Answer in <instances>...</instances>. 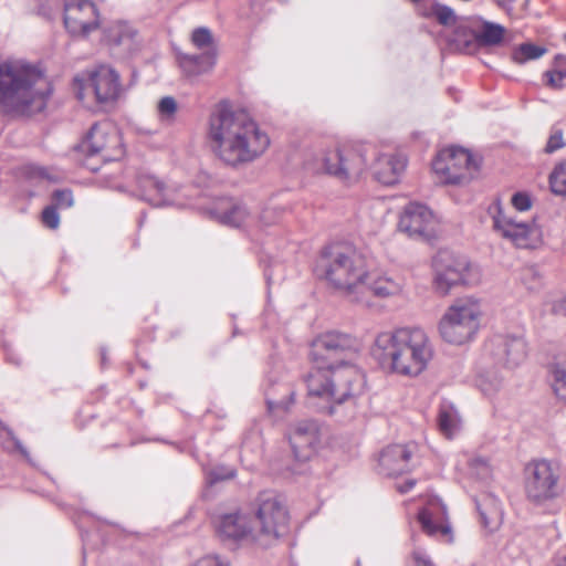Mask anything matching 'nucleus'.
Segmentation results:
<instances>
[{"label":"nucleus","instance_id":"f03ea898","mask_svg":"<svg viewBox=\"0 0 566 566\" xmlns=\"http://www.w3.org/2000/svg\"><path fill=\"white\" fill-rule=\"evenodd\" d=\"M370 352L384 369L411 378L422 374L434 355L428 334L418 327H400L377 334Z\"/></svg>","mask_w":566,"mask_h":566},{"label":"nucleus","instance_id":"cd10ccee","mask_svg":"<svg viewBox=\"0 0 566 566\" xmlns=\"http://www.w3.org/2000/svg\"><path fill=\"white\" fill-rule=\"evenodd\" d=\"M481 526L489 533L500 528L503 511L500 501L491 493H482L474 499Z\"/></svg>","mask_w":566,"mask_h":566},{"label":"nucleus","instance_id":"20e7f679","mask_svg":"<svg viewBox=\"0 0 566 566\" xmlns=\"http://www.w3.org/2000/svg\"><path fill=\"white\" fill-rule=\"evenodd\" d=\"M305 381L308 395L326 400L332 415L342 405L355 409L357 398L365 388V375L350 360H340L333 367L312 369Z\"/></svg>","mask_w":566,"mask_h":566},{"label":"nucleus","instance_id":"4468645a","mask_svg":"<svg viewBox=\"0 0 566 566\" xmlns=\"http://www.w3.org/2000/svg\"><path fill=\"white\" fill-rule=\"evenodd\" d=\"M398 230L410 239L430 241L438 234L439 220L426 205L409 202L399 216Z\"/></svg>","mask_w":566,"mask_h":566},{"label":"nucleus","instance_id":"393cba45","mask_svg":"<svg viewBox=\"0 0 566 566\" xmlns=\"http://www.w3.org/2000/svg\"><path fill=\"white\" fill-rule=\"evenodd\" d=\"M366 290L357 296H365L367 302L354 301V303L369 306L373 304L371 296L379 298H389L398 296L403 291V282L399 277L390 275H370L367 272Z\"/></svg>","mask_w":566,"mask_h":566},{"label":"nucleus","instance_id":"5701e85b","mask_svg":"<svg viewBox=\"0 0 566 566\" xmlns=\"http://www.w3.org/2000/svg\"><path fill=\"white\" fill-rule=\"evenodd\" d=\"M469 266L464 262L450 260L447 253H440L434 259V287L436 290L446 295L457 284L467 283L464 272Z\"/></svg>","mask_w":566,"mask_h":566},{"label":"nucleus","instance_id":"72a5a7b5","mask_svg":"<svg viewBox=\"0 0 566 566\" xmlns=\"http://www.w3.org/2000/svg\"><path fill=\"white\" fill-rule=\"evenodd\" d=\"M179 106L175 97L164 96L156 105V114L159 123L170 126L176 122Z\"/></svg>","mask_w":566,"mask_h":566},{"label":"nucleus","instance_id":"c756f323","mask_svg":"<svg viewBox=\"0 0 566 566\" xmlns=\"http://www.w3.org/2000/svg\"><path fill=\"white\" fill-rule=\"evenodd\" d=\"M440 431L448 438L453 437L460 429V417L453 405L443 402L438 413Z\"/></svg>","mask_w":566,"mask_h":566},{"label":"nucleus","instance_id":"c85d7f7f","mask_svg":"<svg viewBox=\"0 0 566 566\" xmlns=\"http://www.w3.org/2000/svg\"><path fill=\"white\" fill-rule=\"evenodd\" d=\"M476 386L485 396H492L502 387V377L494 371L490 361L483 358L478 366Z\"/></svg>","mask_w":566,"mask_h":566},{"label":"nucleus","instance_id":"dca6fc26","mask_svg":"<svg viewBox=\"0 0 566 566\" xmlns=\"http://www.w3.org/2000/svg\"><path fill=\"white\" fill-rule=\"evenodd\" d=\"M82 147L92 156L101 155L105 161L118 159L123 155L120 136L109 120L93 125Z\"/></svg>","mask_w":566,"mask_h":566},{"label":"nucleus","instance_id":"6e6d98bb","mask_svg":"<svg viewBox=\"0 0 566 566\" xmlns=\"http://www.w3.org/2000/svg\"><path fill=\"white\" fill-rule=\"evenodd\" d=\"M15 447L21 451V453H22L23 455H25V457L28 455L27 450H25V449L20 444V442H18V441H17V442H15Z\"/></svg>","mask_w":566,"mask_h":566},{"label":"nucleus","instance_id":"de8ad7c7","mask_svg":"<svg viewBox=\"0 0 566 566\" xmlns=\"http://www.w3.org/2000/svg\"><path fill=\"white\" fill-rule=\"evenodd\" d=\"M234 476V471L232 469H227L223 467L212 469L208 474V481L210 483H216L218 481L231 479Z\"/></svg>","mask_w":566,"mask_h":566},{"label":"nucleus","instance_id":"473e14b6","mask_svg":"<svg viewBox=\"0 0 566 566\" xmlns=\"http://www.w3.org/2000/svg\"><path fill=\"white\" fill-rule=\"evenodd\" d=\"M505 29L496 23L484 22L475 35L476 42L482 46L499 45L504 38Z\"/></svg>","mask_w":566,"mask_h":566},{"label":"nucleus","instance_id":"ddd939ff","mask_svg":"<svg viewBox=\"0 0 566 566\" xmlns=\"http://www.w3.org/2000/svg\"><path fill=\"white\" fill-rule=\"evenodd\" d=\"M489 213L492 216L494 230L515 247L528 249L541 242L542 231L536 222L518 221L506 214L500 201H494L489 207Z\"/></svg>","mask_w":566,"mask_h":566},{"label":"nucleus","instance_id":"f704fd0d","mask_svg":"<svg viewBox=\"0 0 566 566\" xmlns=\"http://www.w3.org/2000/svg\"><path fill=\"white\" fill-rule=\"evenodd\" d=\"M219 218L220 221L224 224L241 227L251 219V216L245 206L235 203L232 205L230 209L220 213Z\"/></svg>","mask_w":566,"mask_h":566},{"label":"nucleus","instance_id":"9d476101","mask_svg":"<svg viewBox=\"0 0 566 566\" xmlns=\"http://www.w3.org/2000/svg\"><path fill=\"white\" fill-rule=\"evenodd\" d=\"M74 91L81 102L92 94L99 104L116 102L124 92L118 72L108 64H99L74 78Z\"/></svg>","mask_w":566,"mask_h":566},{"label":"nucleus","instance_id":"4d7b16f0","mask_svg":"<svg viewBox=\"0 0 566 566\" xmlns=\"http://www.w3.org/2000/svg\"><path fill=\"white\" fill-rule=\"evenodd\" d=\"M565 42H566V34L564 35Z\"/></svg>","mask_w":566,"mask_h":566},{"label":"nucleus","instance_id":"4c0bfd02","mask_svg":"<svg viewBox=\"0 0 566 566\" xmlns=\"http://www.w3.org/2000/svg\"><path fill=\"white\" fill-rule=\"evenodd\" d=\"M552 191L558 196H566V161L557 165L549 175Z\"/></svg>","mask_w":566,"mask_h":566},{"label":"nucleus","instance_id":"aec40b11","mask_svg":"<svg viewBox=\"0 0 566 566\" xmlns=\"http://www.w3.org/2000/svg\"><path fill=\"white\" fill-rule=\"evenodd\" d=\"M418 521L422 531L428 536L444 542L452 541V533L448 522L447 510L440 499H430L427 505L418 513Z\"/></svg>","mask_w":566,"mask_h":566},{"label":"nucleus","instance_id":"0eeeda50","mask_svg":"<svg viewBox=\"0 0 566 566\" xmlns=\"http://www.w3.org/2000/svg\"><path fill=\"white\" fill-rule=\"evenodd\" d=\"M371 148L366 144H347L324 151L315 164L307 163L313 172L326 174L338 181L352 185L367 171V155Z\"/></svg>","mask_w":566,"mask_h":566},{"label":"nucleus","instance_id":"09e8293b","mask_svg":"<svg viewBox=\"0 0 566 566\" xmlns=\"http://www.w3.org/2000/svg\"><path fill=\"white\" fill-rule=\"evenodd\" d=\"M191 566H230L227 560L218 556H206Z\"/></svg>","mask_w":566,"mask_h":566},{"label":"nucleus","instance_id":"37998d69","mask_svg":"<svg viewBox=\"0 0 566 566\" xmlns=\"http://www.w3.org/2000/svg\"><path fill=\"white\" fill-rule=\"evenodd\" d=\"M53 207L56 209H66L73 206V195L71 190H56L52 195Z\"/></svg>","mask_w":566,"mask_h":566},{"label":"nucleus","instance_id":"1a4fd4ad","mask_svg":"<svg viewBox=\"0 0 566 566\" xmlns=\"http://www.w3.org/2000/svg\"><path fill=\"white\" fill-rule=\"evenodd\" d=\"M524 491L527 500L543 505L564 493L559 467L546 459L528 462L524 469Z\"/></svg>","mask_w":566,"mask_h":566},{"label":"nucleus","instance_id":"bb28decb","mask_svg":"<svg viewBox=\"0 0 566 566\" xmlns=\"http://www.w3.org/2000/svg\"><path fill=\"white\" fill-rule=\"evenodd\" d=\"M411 444H392L382 450L379 457L381 472L387 475H398L409 469Z\"/></svg>","mask_w":566,"mask_h":566},{"label":"nucleus","instance_id":"8fccbe9b","mask_svg":"<svg viewBox=\"0 0 566 566\" xmlns=\"http://www.w3.org/2000/svg\"><path fill=\"white\" fill-rule=\"evenodd\" d=\"M412 556L415 560V566H433L428 554L420 548L415 549Z\"/></svg>","mask_w":566,"mask_h":566},{"label":"nucleus","instance_id":"864d4df0","mask_svg":"<svg viewBox=\"0 0 566 566\" xmlns=\"http://www.w3.org/2000/svg\"><path fill=\"white\" fill-rule=\"evenodd\" d=\"M493 1L497 4V7H500L501 9H503L506 12L512 11L513 3L515 2V0H493Z\"/></svg>","mask_w":566,"mask_h":566},{"label":"nucleus","instance_id":"a211bd4d","mask_svg":"<svg viewBox=\"0 0 566 566\" xmlns=\"http://www.w3.org/2000/svg\"><path fill=\"white\" fill-rule=\"evenodd\" d=\"M99 24V10L93 0H64V25L70 34L85 36Z\"/></svg>","mask_w":566,"mask_h":566},{"label":"nucleus","instance_id":"f8f14e48","mask_svg":"<svg viewBox=\"0 0 566 566\" xmlns=\"http://www.w3.org/2000/svg\"><path fill=\"white\" fill-rule=\"evenodd\" d=\"M432 170L441 184L460 185L474 178L479 165L467 149L453 146L439 151Z\"/></svg>","mask_w":566,"mask_h":566},{"label":"nucleus","instance_id":"39448f33","mask_svg":"<svg viewBox=\"0 0 566 566\" xmlns=\"http://www.w3.org/2000/svg\"><path fill=\"white\" fill-rule=\"evenodd\" d=\"M317 268L325 280L350 302H367L365 296H357L367 289V268L364 258L354 247L346 243L326 247L322 251Z\"/></svg>","mask_w":566,"mask_h":566},{"label":"nucleus","instance_id":"f257e3e1","mask_svg":"<svg viewBox=\"0 0 566 566\" xmlns=\"http://www.w3.org/2000/svg\"><path fill=\"white\" fill-rule=\"evenodd\" d=\"M206 140L210 151L222 165L238 169L261 158L271 139L256 120L241 111L220 103L210 114Z\"/></svg>","mask_w":566,"mask_h":566},{"label":"nucleus","instance_id":"58836bf2","mask_svg":"<svg viewBox=\"0 0 566 566\" xmlns=\"http://www.w3.org/2000/svg\"><path fill=\"white\" fill-rule=\"evenodd\" d=\"M552 386L556 397L566 403V365H556L553 368Z\"/></svg>","mask_w":566,"mask_h":566},{"label":"nucleus","instance_id":"79ce46f5","mask_svg":"<svg viewBox=\"0 0 566 566\" xmlns=\"http://www.w3.org/2000/svg\"><path fill=\"white\" fill-rule=\"evenodd\" d=\"M432 10L439 23L443 25H453L455 23L457 17L451 8L443 4H436Z\"/></svg>","mask_w":566,"mask_h":566},{"label":"nucleus","instance_id":"f3484780","mask_svg":"<svg viewBox=\"0 0 566 566\" xmlns=\"http://www.w3.org/2000/svg\"><path fill=\"white\" fill-rule=\"evenodd\" d=\"M191 43L201 54H179L178 61L182 70L190 74H201L210 71L217 62V50L211 31L200 27L191 32Z\"/></svg>","mask_w":566,"mask_h":566},{"label":"nucleus","instance_id":"5fc2aeb1","mask_svg":"<svg viewBox=\"0 0 566 566\" xmlns=\"http://www.w3.org/2000/svg\"><path fill=\"white\" fill-rule=\"evenodd\" d=\"M556 566H566V546L557 553Z\"/></svg>","mask_w":566,"mask_h":566},{"label":"nucleus","instance_id":"c03bdc74","mask_svg":"<svg viewBox=\"0 0 566 566\" xmlns=\"http://www.w3.org/2000/svg\"><path fill=\"white\" fill-rule=\"evenodd\" d=\"M511 203L517 211H527L532 208L531 195L524 191L515 192L511 198Z\"/></svg>","mask_w":566,"mask_h":566},{"label":"nucleus","instance_id":"a19ab883","mask_svg":"<svg viewBox=\"0 0 566 566\" xmlns=\"http://www.w3.org/2000/svg\"><path fill=\"white\" fill-rule=\"evenodd\" d=\"M23 172L30 179H48L50 181H57L60 178L57 174H52L48 168L34 164L27 165Z\"/></svg>","mask_w":566,"mask_h":566},{"label":"nucleus","instance_id":"e433bc0d","mask_svg":"<svg viewBox=\"0 0 566 566\" xmlns=\"http://www.w3.org/2000/svg\"><path fill=\"white\" fill-rule=\"evenodd\" d=\"M545 52L546 49L543 46L533 43H523L513 51L512 60L515 63L524 64L528 61L539 59Z\"/></svg>","mask_w":566,"mask_h":566},{"label":"nucleus","instance_id":"4be33fe9","mask_svg":"<svg viewBox=\"0 0 566 566\" xmlns=\"http://www.w3.org/2000/svg\"><path fill=\"white\" fill-rule=\"evenodd\" d=\"M217 531L222 538L256 545V527L247 514L237 512L222 515Z\"/></svg>","mask_w":566,"mask_h":566},{"label":"nucleus","instance_id":"c9c22d12","mask_svg":"<svg viewBox=\"0 0 566 566\" xmlns=\"http://www.w3.org/2000/svg\"><path fill=\"white\" fill-rule=\"evenodd\" d=\"M544 76L547 85L553 88H562L566 86V56H557L554 69L552 71H547Z\"/></svg>","mask_w":566,"mask_h":566},{"label":"nucleus","instance_id":"a878e982","mask_svg":"<svg viewBox=\"0 0 566 566\" xmlns=\"http://www.w3.org/2000/svg\"><path fill=\"white\" fill-rule=\"evenodd\" d=\"M407 166V159L401 154L389 153L378 154L371 165L375 179L386 186L395 185L399 181L401 174Z\"/></svg>","mask_w":566,"mask_h":566},{"label":"nucleus","instance_id":"7c9ffc66","mask_svg":"<svg viewBox=\"0 0 566 566\" xmlns=\"http://www.w3.org/2000/svg\"><path fill=\"white\" fill-rule=\"evenodd\" d=\"M277 391L282 394V397H276L274 390L269 389L265 391L268 409L272 413L285 412L293 403L294 391L287 385H280Z\"/></svg>","mask_w":566,"mask_h":566},{"label":"nucleus","instance_id":"2f4dec72","mask_svg":"<svg viewBox=\"0 0 566 566\" xmlns=\"http://www.w3.org/2000/svg\"><path fill=\"white\" fill-rule=\"evenodd\" d=\"M461 461L467 463V474L476 480H488L491 476V467L488 459L464 452Z\"/></svg>","mask_w":566,"mask_h":566},{"label":"nucleus","instance_id":"a18cd8bd","mask_svg":"<svg viewBox=\"0 0 566 566\" xmlns=\"http://www.w3.org/2000/svg\"><path fill=\"white\" fill-rule=\"evenodd\" d=\"M42 222L50 229H56L60 224V216L53 206L46 207L42 212Z\"/></svg>","mask_w":566,"mask_h":566},{"label":"nucleus","instance_id":"b1692460","mask_svg":"<svg viewBox=\"0 0 566 566\" xmlns=\"http://www.w3.org/2000/svg\"><path fill=\"white\" fill-rule=\"evenodd\" d=\"M139 196L153 206L179 205L177 190L151 175H140L137 179Z\"/></svg>","mask_w":566,"mask_h":566},{"label":"nucleus","instance_id":"3c124183","mask_svg":"<svg viewBox=\"0 0 566 566\" xmlns=\"http://www.w3.org/2000/svg\"><path fill=\"white\" fill-rule=\"evenodd\" d=\"M553 312L566 316V297L554 303Z\"/></svg>","mask_w":566,"mask_h":566},{"label":"nucleus","instance_id":"ea45409f","mask_svg":"<svg viewBox=\"0 0 566 566\" xmlns=\"http://www.w3.org/2000/svg\"><path fill=\"white\" fill-rule=\"evenodd\" d=\"M520 280L528 291H536L542 285V276L534 266L524 268L521 271Z\"/></svg>","mask_w":566,"mask_h":566},{"label":"nucleus","instance_id":"6ab92c4d","mask_svg":"<svg viewBox=\"0 0 566 566\" xmlns=\"http://www.w3.org/2000/svg\"><path fill=\"white\" fill-rule=\"evenodd\" d=\"M102 41L118 57H128L139 49L138 31L127 21L117 20L106 25Z\"/></svg>","mask_w":566,"mask_h":566},{"label":"nucleus","instance_id":"412c9836","mask_svg":"<svg viewBox=\"0 0 566 566\" xmlns=\"http://www.w3.org/2000/svg\"><path fill=\"white\" fill-rule=\"evenodd\" d=\"M319 441V427L315 421H300L290 433L293 454L301 462L308 461L315 455Z\"/></svg>","mask_w":566,"mask_h":566},{"label":"nucleus","instance_id":"423d86ee","mask_svg":"<svg viewBox=\"0 0 566 566\" xmlns=\"http://www.w3.org/2000/svg\"><path fill=\"white\" fill-rule=\"evenodd\" d=\"M483 317L481 301L473 296L457 298L442 314L438 331L443 342L461 346L472 342Z\"/></svg>","mask_w":566,"mask_h":566},{"label":"nucleus","instance_id":"7ed1b4c3","mask_svg":"<svg viewBox=\"0 0 566 566\" xmlns=\"http://www.w3.org/2000/svg\"><path fill=\"white\" fill-rule=\"evenodd\" d=\"M50 94V82L39 67L23 61L0 62V112H41Z\"/></svg>","mask_w":566,"mask_h":566},{"label":"nucleus","instance_id":"6e6552de","mask_svg":"<svg viewBox=\"0 0 566 566\" xmlns=\"http://www.w3.org/2000/svg\"><path fill=\"white\" fill-rule=\"evenodd\" d=\"M252 520L256 527V545L266 547L287 532L290 516L280 495L264 491L256 499Z\"/></svg>","mask_w":566,"mask_h":566},{"label":"nucleus","instance_id":"603ef678","mask_svg":"<svg viewBox=\"0 0 566 566\" xmlns=\"http://www.w3.org/2000/svg\"><path fill=\"white\" fill-rule=\"evenodd\" d=\"M415 484H416V481L411 479V480L405 481L403 483H397L396 489L400 493H407L415 486Z\"/></svg>","mask_w":566,"mask_h":566},{"label":"nucleus","instance_id":"2eb2a0df","mask_svg":"<svg viewBox=\"0 0 566 566\" xmlns=\"http://www.w3.org/2000/svg\"><path fill=\"white\" fill-rule=\"evenodd\" d=\"M527 356V346L521 333L495 334L485 344V359L495 365L513 369L524 363Z\"/></svg>","mask_w":566,"mask_h":566},{"label":"nucleus","instance_id":"49530a36","mask_svg":"<svg viewBox=\"0 0 566 566\" xmlns=\"http://www.w3.org/2000/svg\"><path fill=\"white\" fill-rule=\"evenodd\" d=\"M564 146L563 140V132L560 129H555L549 136L547 144L545 146V151L547 154H552Z\"/></svg>","mask_w":566,"mask_h":566},{"label":"nucleus","instance_id":"9b49d317","mask_svg":"<svg viewBox=\"0 0 566 566\" xmlns=\"http://www.w3.org/2000/svg\"><path fill=\"white\" fill-rule=\"evenodd\" d=\"M360 349L359 342L349 334L340 332H326L318 335L311 346L313 369L333 367L340 360H350Z\"/></svg>","mask_w":566,"mask_h":566}]
</instances>
